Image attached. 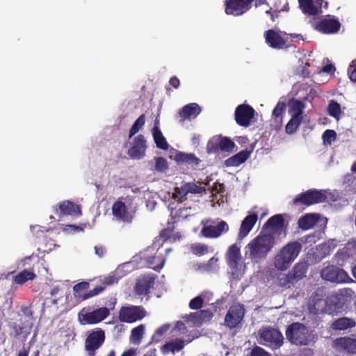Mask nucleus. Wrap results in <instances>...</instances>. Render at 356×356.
<instances>
[{"instance_id": "18", "label": "nucleus", "mask_w": 356, "mask_h": 356, "mask_svg": "<svg viewBox=\"0 0 356 356\" xmlns=\"http://www.w3.org/2000/svg\"><path fill=\"white\" fill-rule=\"evenodd\" d=\"M229 231L228 224L221 220L216 225H204L200 232L201 236L208 238H215Z\"/></svg>"}, {"instance_id": "37", "label": "nucleus", "mask_w": 356, "mask_h": 356, "mask_svg": "<svg viewBox=\"0 0 356 356\" xmlns=\"http://www.w3.org/2000/svg\"><path fill=\"white\" fill-rule=\"evenodd\" d=\"M298 2L304 13L313 16L318 14V10L313 4L312 0H298Z\"/></svg>"}, {"instance_id": "51", "label": "nucleus", "mask_w": 356, "mask_h": 356, "mask_svg": "<svg viewBox=\"0 0 356 356\" xmlns=\"http://www.w3.org/2000/svg\"><path fill=\"white\" fill-rule=\"evenodd\" d=\"M204 300L201 296H197L193 298L189 302V307L191 309L197 310L202 307Z\"/></svg>"}, {"instance_id": "40", "label": "nucleus", "mask_w": 356, "mask_h": 356, "mask_svg": "<svg viewBox=\"0 0 356 356\" xmlns=\"http://www.w3.org/2000/svg\"><path fill=\"white\" fill-rule=\"evenodd\" d=\"M145 123V114L140 115L138 118L135 121L132 127H131L129 132V138H132L136 134L140 129L143 128Z\"/></svg>"}, {"instance_id": "63", "label": "nucleus", "mask_w": 356, "mask_h": 356, "mask_svg": "<svg viewBox=\"0 0 356 356\" xmlns=\"http://www.w3.org/2000/svg\"><path fill=\"white\" fill-rule=\"evenodd\" d=\"M196 270L209 272L207 262L197 264L195 266Z\"/></svg>"}, {"instance_id": "61", "label": "nucleus", "mask_w": 356, "mask_h": 356, "mask_svg": "<svg viewBox=\"0 0 356 356\" xmlns=\"http://www.w3.org/2000/svg\"><path fill=\"white\" fill-rule=\"evenodd\" d=\"M223 189H224L223 184H220L218 182L214 183L212 186V191L216 192L217 193L222 192Z\"/></svg>"}, {"instance_id": "56", "label": "nucleus", "mask_w": 356, "mask_h": 356, "mask_svg": "<svg viewBox=\"0 0 356 356\" xmlns=\"http://www.w3.org/2000/svg\"><path fill=\"white\" fill-rule=\"evenodd\" d=\"M218 261V258L213 257L207 262L209 272H212L216 270Z\"/></svg>"}, {"instance_id": "39", "label": "nucleus", "mask_w": 356, "mask_h": 356, "mask_svg": "<svg viewBox=\"0 0 356 356\" xmlns=\"http://www.w3.org/2000/svg\"><path fill=\"white\" fill-rule=\"evenodd\" d=\"M176 161L180 163H185L188 164H198L199 159H197L193 154H186L179 152L176 155Z\"/></svg>"}, {"instance_id": "58", "label": "nucleus", "mask_w": 356, "mask_h": 356, "mask_svg": "<svg viewBox=\"0 0 356 356\" xmlns=\"http://www.w3.org/2000/svg\"><path fill=\"white\" fill-rule=\"evenodd\" d=\"M348 74H349L350 79L353 82H356V65L355 66L350 65L349 67Z\"/></svg>"}, {"instance_id": "9", "label": "nucleus", "mask_w": 356, "mask_h": 356, "mask_svg": "<svg viewBox=\"0 0 356 356\" xmlns=\"http://www.w3.org/2000/svg\"><path fill=\"white\" fill-rule=\"evenodd\" d=\"M145 315L146 312L142 306L122 307L119 312L120 321L129 323L141 320Z\"/></svg>"}, {"instance_id": "46", "label": "nucleus", "mask_w": 356, "mask_h": 356, "mask_svg": "<svg viewBox=\"0 0 356 356\" xmlns=\"http://www.w3.org/2000/svg\"><path fill=\"white\" fill-rule=\"evenodd\" d=\"M336 138L337 134L335 131L332 129L325 130L322 135V139L325 145H330Z\"/></svg>"}, {"instance_id": "41", "label": "nucleus", "mask_w": 356, "mask_h": 356, "mask_svg": "<svg viewBox=\"0 0 356 356\" xmlns=\"http://www.w3.org/2000/svg\"><path fill=\"white\" fill-rule=\"evenodd\" d=\"M327 111L330 116L339 119L341 113V105L334 100H330L327 106Z\"/></svg>"}, {"instance_id": "10", "label": "nucleus", "mask_w": 356, "mask_h": 356, "mask_svg": "<svg viewBox=\"0 0 356 356\" xmlns=\"http://www.w3.org/2000/svg\"><path fill=\"white\" fill-rule=\"evenodd\" d=\"M83 312V311H82ZM110 314L108 308L102 307L94 309L92 312H86L85 313H79V317L81 324L92 325L97 324L106 319Z\"/></svg>"}, {"instance_id": "52", "label": "nucleus", "mask_w": 356, "mask_h": 356, "mask_svg": "<svg viewBox=\"0 0 356 356\" xmlns=\"http://www.w3.org/2000/svg\"><path fill=\"white\" fill-rule=\"evenodd\" d=\"M187 187V190L188 193H201L203 191H204V188L197 186L195 183L189 182V183H185Z\"/></svg>"}, {"instance_id": "17", "label": "nucleus", "mask_w": 356, "mask_h": 356, "mask_svg": "<svg viewBox=\"0 0 356 356\" xmlns=\"http://www.w3.org/2000/svg\"><path fill=\"white\" fill-rule=\"evenodd\" d=\"M147 145L145 136L139 134L134 137L131 147L128 149L127 154L132 159H140L145 155Z\"/></svg>"}, {"instance_id": "47", "label": "nucleus", "mask_w": 356, "mask_h": 356, "mask_svg": "<svg viewBox=\"0 0 356 356\" xmlns=\"http://www.w3.org/2000/svg\"><path fill=\"white\" fill-rule=\"evenodd\" d=\"M168 169V163L164 157L155 158V170L160 172H164Z\"/></svg>"}, {"instance_id": "33", "label": "nucleus", "mask_w": 356, "mask_h": 356, "mask_svg": "<svg viewBox=\"0 0 356 356\" xmlns=\"http://www.w3.org/2000/svg\"><path fill=\"white\" fill-rule=\"evenodd\" d=\"M285 108V102H279L273 111L272 118L274 122L277 123L276 128H280L282 127L283 113Z\"/></svg>"}, {"instance_id": "12", "label": "nucleus", "mask_w": 356, "mask_h": 356, "mask_svg": "<svg viewBox=\"0 0 356 356\" xmlns=\"http://www.w3.org/2000/svg\"><path fill=\"white\" fill-rule=\"evenodd\" d=\"M254 0H225V12L227 15L240 16L248 12Z\"/></svg>"}, {"instance_id": "38", "label": "nucleus", "mask_w": 356, "mask_h": 356, "mask_svg": "<svg viewBox=\"0 0 356 356\" xmlns=\"http://www.w3.org/2000/svg\"><path fill=\"white\" fill-rule=\"evenodd\" d=\"M302 119L303 118H297V115H292L286 125V133L290 135L293 134L302 123Z\"/></svg>"}, {"instance_id": "35", "label": "nucleus", "mask_w": 356, "mask_h": 356, "mask_svg": "<svg viewBox=\"0 0 356 356\" xmlns=\"http://www.w3.org/2000/svg\"><path fill=\"white\" fill-rule=\"evenodd\" d=\"M35 277V274L29 270H24L16 275L13 281L16 284H23L29 280H33Z\"/></svg>"}, {"instance_id": "27", "label": "nucleus", "mask_w": 356, "mask_h": 356, "mask_svg": "<svg viewBox=\"0 0 356 356\" xmlns=\"http://www.w3.org/2000/svg\"><path fill=\"white\" fill-rule=\"evenodd\" d=\"M319 220L318 214L307 213L301 216L298 221V227L302 230H308L313 228Z\"/></svg>"}, {"instance_id": "3", "label": "nucleus", "mask_w": 356, "mask_h": 356, "mask_svg": "<svg viewBox=\"0 0 356 356\" xmlns=\"http://www.w3.org/2000/svg\"><path fill=\"white\" fill-rule=\"evenodd\" d=\"M307 261H300L286 273L279 277V284L282 287H290L306 277L309 268Z\"/></svg>"}, {"instance_id": "23", "label": "nucleus", "mask_w": 356, "mask_h": 356, "mask_svg": "<svg viewBox=\"0 0 356 356\" xmlns=\"http://www.w3.org/2000/svg\"><path fill=\"white\" fill-rule=\"evenodd\" d=\"M335 257L338 263L356 257V238L350 239L343 248L337 251Z\"/></svg>"}, {"instance_id": "28", "label": "nucleus", "mask_w": 356, "mask_h": 356, "mask_svg": "<svg viewBox=\"0 0 356 356\" xmlns=\"http://www.w3.org/2000/svg\"><path fill=\"white\" fill-rule=\"evenodd\" d=\"M251 154L250 150H242L234 156L225 160V163L227 167H236L246 161Z\"/></svg>"}, {"instance_id": "5", "label": "nucleus", "mask_w": 356, "mask_h": 356, "mask_svg": "<svg viewBox=\"0 0 356 356\" xmlns=\"http://www.w3.org/2000/svg\"><path fill=\"white\" fill-rule=\"evenodd\" d=\"M327 200L326 194L316 189H309L304 193L298 195L293 199L294 204L310 206L312 204L325 202Z\"/></svg>"}, {"instance_id": "26", "label": "nucleus", "mask_w": 356, "mask_h": 356, "mask_svg": "<svg viewBox=\"0 0 356 356\" xmlns=\"http://www.w3.org/2000/svg\"><path fill=\"white\" fill-rule=\"evenodd\" d=\"M356 322L354 319L348 317L338 318L332 321L330 328L336 331H343L354 327Z\"/></svg>"}, {"instance_id": "43", "label": "nucleus", "mask_w": 356, "mask_h": 356, "mask_svg": "<svg viewBox=\"0 0 356 356\" xmlns=\"http://www.w3.org/2000/svg\"><path fill=\"white\" fill-rule=\"evenodd\" d=\"M219 135L211 138L207 144V152L208 154H216L219 152Z\"/></svg>"}, {"instance_id": "34", "label": "nucleus", "mask_w": 356, "mask_h": 356, "mask_svg": "<svg viewBox=\"0 0 356 356\" xmlns=\"http://www.w3.org/2000/svg\"><path fill=\"white\" fill-rule=\"evenodd\" d=\"M284 223V220L281 214H277L270 217L264 225L262 230H265L268 227L273 229H281Z\"/></svg>"}, {"instance_id": "48", "label": "nucleus", "mask_w": 356, "mask_h": 356, "mask_svg": "<svg viewBox=\"0 0 356 356\" xmlns=\"http://www.w3.org/2000/svg\"><path fill=\"white\" fill-rule=\"evenodd\" d=\"M188 194L186 184H182L180 187H176L173 197L175 198L182 200Z\"/></svg>"}, {"instance_id": "24", "label": "nucleus", "mask_w": 356, "mask_h": 356, "mask_svg": "<svg viewBox=\"0 0 356 356\" xmlns=\"http://www.w3.org/2000/svg\"><path fill=\"white\" fill-rule=\"evenodd\" d=\"M257 214L254 213L247 216L243 219L238 234V238L239 239H243L248 236L257 222Z\"/></svg>"}, {"instance_id": "50", "label": "nucleus", "mask_w": 356, "mask_h": 356, "mask_svg": "<svg viewBox=\"0 0 356 356\" xmlns=\"http://www.w3.org/2000/svg\"><path fill=\"white\" fill-rule=\"evenodd\" d=\"M174 228V222H169L168 227L164 228L161 231L159 236L164 241L169 239L171 237Z\"/></svg>"}, {"instance_id": "21", "label": "nucleus", "mask_w": 356, "mask_h": 356, "mask_svg": "<svg viewBox=\"0 0 356 356\" xmlns=\"http://www.w3.org/2000/svg\"><path fill=\"white\" fill-rule=\"evenodd\" d=\"M333 347L339 351H344L349 354H356V337H341L333 341Z\"/></svg>"}, {"instance_id": "29", "label": "nucleus", "mask_w": 356, "mask_h": 356, "mask_svg": "<svg viewBox=\"0 0 356 356\" xmlns=\"http://www.w3.org/2000/svg\"><path fill=\"white\" fill-rule=\"evenodd\" d=\"M165 261V257L162 253L158 252V251L154 255L146 258V263L148 267L156 271H159L163 267Z\"/></svg>"}, {"instance_id": "13", "label": "nucleus", "mask_w": 356, "mask_h": 356, "mask_svg": "<svg viewBox=\"0 0 356 356\" xmlns=\"http://www.w3.org/2000/svg\"><path fill=\"white\" fill-rule=\"evenodd\" d=\"M260 339L264 340V345L273 349L279 348L283 343V336L277 329L267 327L259 331Z\"/></svg>"}, {"instance_id": "49", "label": "nucleus", "mask_w": 356, "mask_h": 356, "mask_svg": "<svg viewBox=\"0 0 356 356\" xmlns=\"http://www.w3.org/2000/svg\"><path fill=\"white\" fill-rule=\"evenodd\" d=\"M192 315L197 318L198 321H204L207 319L209 320L212 317V314L209 310H200L192 314Z\"/></svg>"}, {"instance_id": "55", "label": "nucleus", "mask_w": 356, "mask_h": 356, "mask_svg": "<svg viewBox=\"0 0 356 356\" xmlns=\"http://www.w3.org/2000/svg\"><path fill=\"white\" fill-rule=\"evenodd\" d=\"M251 356H270V355L262 348L257 346L252 349Z\"/></svg>"}, {"instance_id": "64", "label": "nucleus", "mask_w": 356, "mask_h": 356, "mask_svg": "<svg viewBox=\"0 0 356 356\" xmlns=\"http://www.w3.org/2000/svg\"><path fill=\"white\" fill-rule=\"evenodd\" d=\"M169 83L175 88H178L180 85L179 79L175 76L170 78Z\"/></svg>"}, {"instance_id": "6", "label": "nucleus", "mask_w": 356, "mask_h": 356, "mask_svg": "<svg viewBox=\"0 0 356 356\" xmlns=\"http://www.w3.org/2000/svg\"><path fill=\"white\" fill-rule=\"evenodd\" d=\"M286 336L289 341L296 345H305L307 343V330L301 323H293L286 330Z\"/></svg>"}, {"instance_id": "59", "label": "nucleus", "mask_w": 356, "mask_h": 356, "mask_svg": "<svg viewBox=\"0 0 356 356\" xmlns=\"http://www.w3.org/2000/svg\"><path fill=\"white\" fill-rule=\"evenodd\" d=\"M95 254L99 257H102L106 254V248L102 245H97L95 247Z\"/></svg>"}, {"instance_id": "20", "label": "nucleus", "mask_w": 356, "mask_h": 356, "mask_svg": "<svg viewBox=\"0 0 356 356\" xmlns=\"http://www.w3.org/2000/svg\"><path fill=\"white\" fill-rule=\"evenodd\" d=\"M241 259L240 248L236 244L232 245L226 254V260L233 273L239 270Z\"/></svg>"}, {"instance_id": "1", "label": "nucleus", "mask_w": 356, "mask_h": 356, "mask_svg": "<svg viewBox=\"0 0 356 356\" xmlns=\"http://www.w3.org/2000/svg\"><path fill=\"white\" fill-rule=\"evenodd\" d=\"M274 245V235L261 230L259 234L248 244L250 258H265Z\"/></svg>"}, {"instance_id": "8", "label": "nucleus", "mask_w": 356, "mask_h": 356, "mask_svg": "<svg viewBox=\"0 0 356 356\" xmlns=\"http://www.w3.org/2000/svg\"><path fill=\"white\" fill-rule=\"evenodd\" d=\"M266 44L273 49H281L289 47V35L285 32L268 29L264 33Z\"/></svg>"}, {"instance_id": "36", "label": "nucleus", "mask_w": 356, "mask_h": 356, "mask_svg": "<svg viewBox=\"0 0 356 356\" xmlns=\"http://www.w3.org/2000/svg\"><path fill=\"white\" fill-rule=\"evenodd\" d=\"M219 151L232 152L235 147L234 143L228 137L219 135Z\"/></svg>"}, {"instance_id": "16", "label": "nucleus", "mask_w": 356, "mask_h": 356, "mask_svg": "<svg viewBox=\"0 0 356 356\" xmlns=\"http://www.w3.org/2000/svg\"><path fill=\"white\" fill-rule=\"evenodd\" d=\"M245 309L242 305H235L230 307L225 318V325L229 328H235L244 317Z\"/></svg>"}, {"instance_id": "57", "label": "nucleus", "mask_w": 356, "mask_h": 356, "mask_svg": "<svg viewBox=\"0 0 356 356\" xmlns=\"http://www.w3.org/2000/svg\"><path fill=\"white\" fill-rule=\"evenodd\" d=\"M118 282V278L115 275H109L104 279V284L107 285H111Z\"/></svg>"}, {"instance_id": "22", "label": "nucleus", "mask_w": 356, "mask_h": 356, "mask_svg": "<svg viewBox=\"0 0 356 356\" xmlns=\"http://www.w3.org/2000/svg\"><path fill=\"white\" fill-rule=\"evenodd\" d=\"M155 282L154 275H145L137 280L134 290L137 295H147L153 287Z\"/></svg>"}, {"instance_id": "45", "label": "nucleus", "mask_w": 356, "mask_h": 356, "mask_svg": "<svg viewBox=\"0 0 356 356\" xmlns=\"http://www.w3.org/2000/svg\"><path fill=\"white\" fill-rule=\"evenodd\" d=\"M89 288V283L87 282H81L75 284L73 287L74 296L76 298H81L84 295L83 291L87 290Z\"/></svg>"}, {"instance_id": "15", "label": "nucleus", "mask_w": 356, "mask_h": 356, "mask_svg": "<svg viewBox=\"0 0 356 356\" xmlns=\"http://www.w3.org/2000/svg\"><path fill=\"white\" fill-rule=\"evenodd\" d=\"M200 106L196 103H190L184 106L177 113L176 118L180 124L186 121L195 119L201 113Z\"/></svg>"}, {"instance_id": "25", "label": "nucleus", "mask_w": 356, "mask_h": 356, "mask_svg": "<svg viewBox=\"0 0 356 356\" xmlns=\"http://www.w3.org/2000/svg\"><path fill=\"white\" fill-rule=\"evenodd\" d=\"M56 213L61 217L63 216L81 213L79 207L72 202L65 200L58 204L56 209Z\"/></svg>"}, {"instance_id": "14", "label": "nucleus", "mask_w": 356, "mask_h": 356, "mask_svg": "<svg viewBox=\"0 0 356 356\" xmlns=\"http://www.w3.org/2000/svg\"><path fill=\"white\" fill-rule=\"evenodd\" d=\"M254 115L255 111L251 106L240 104L235 110V120L238 125L248 127L250 125Z\"/></svg>"}, {"instance_id": "2", "label": "nucleus", "mask_w": 356, "mask_h": 356, "mask_svg": "<svg viewBox=\"0 0 356 356\" xmlns=\"http://www.w3.org/2000/svg\"><path fill=\"white\" fill-rule=\"evenodd\" d=\"M301 249L302 245L298 241H292L285 245L275 257V267L281 271L286 270L298 256Z\"/></svg>"}, {"instance_id": "53", "label": "nucleus", "mask_w": 356, "mask_h": 356, "mask_svg": "<svg viewBox=\"0 0 356 356\" xmlns=\"http://www.w3.org/2000/svg\"><path fill=\"white\" fill-rule=\"evenodd\" d=\"M104 288L102 286H97L93 289L89 291L88 293H84L82 296V300H86L91 297L98 295L103 291Z\"/></svg>"}, {"instance_id": "62", "label": "nucleus", "mask_w": 356, "mask_h": 356, "mask_svg": "<svg viewBox=\"0 0 356 356\" xmlns=\"http://www.w3.org/2000/svg\"><path fill=\"white\" fill-rule=\"evenodd\" d=\"M21 310L24 316H26L27 317H32L33 312L31 307L22 306L21 307Z\"/></svg>"}, {"instance_id": "4", "label": "nucleus", "mask_w": 356, "mask_h": 356, "mask_svg": "<svg viewBox=\"0 0 356 356\" xmlns=\"http://www.w3.org/2000/svg\"><path fill=\"white\" fill-rule=\"evenodd\" d=\"M321 277L332 283H347L352 281L348 273L335 265H328L320 272Z\"/></svg>"}, {"instance_id": "31", "label": "nucleus", "mask_w": 356, "mask_h": 356, "mask_svg": "<svg viewBox=\"0 0 356 356\" xmlns=\"http://www.w3.org/2000/svg\"><path fill=\"white\" fill-rule=\"evenodd\" d=\"M152 136L156 147L159 149L166 150L168 149V144L165 138L163 136L161 131L158 126H154L152 129Z\"/></svg>"}, {"instance_id": "7", "label": "nucleus", "mask_w": 356, "mask_h": 356, "mask_svg": "<svg viewBox=\"0 0 356 356\" xmlns=\"http://www.w3.org/2000/svg\"><path fill=\"white\" fill-rule=\"evenodd\" d=\"M105 332L101 328L93 330L86 337L85 350L89 356H95L96 350L104 343Z\"/></svg>"}, {"instance_id": "54", "label": "nucleus", "mask_w": 356, "mask_h": 356, "mask_svg": "<svg viewBox=\"0 0 356 356\" xmlns=\"http://www.w3.org/2000/svg\"><path fill=\"white\" fill-rule=\"evenodd\" d=\"M168 327L166 325H163L158 329L156 330L152 339L156 341L159 340V338L162 337L168 330Z\"/></svg>"}, {"instance_id": "60", "label": "nucleus", "mask_w": 356, "mask_h": 356, "mask_svg": "<svg viewBox=\"0 0 356 356\" xmlns=\"http://www.w3.org/2000/svg\"><path fill=\"white\" fill-rule=\"evenodd\" d=\"M302 241L303 243H316V234H310L305 236Z\"/></svg>"}, {"instance_id": "19", "label": "nucleus", "mask_w": 356, "mask_h": 356, "mask_svg": "<svg viewBox=\"0 0 356 356\" xmlns=\"http://www.w3.org/2000/svg\"><path fill=\"white\" fill-rule=\"evenodd\" d=\"M340 27L341 24L339 20L330 15H327L316 25V30L326 34L335 33L339 31Z\"/></svg>"}, {"instance_id": "42", "label": "nucleus", "mask_w": 356, "mask_h": 356, "mask_svg": "<svg viewBox=\"0 0 356 356\" xmlns=\"http://www.w3.org/2000/svg\"><path fill=\"white\" fill-rule=\"evenodd\" d=\"M144 330L145 327L143 325H140L134 327L131 330V341L135 344H139L142 340Z\"/></svg>"}, {"instance_id": "11", "label": "nucleus", "mask_w": 356, "mask_h": 356, "mask_svg": "<svg viewBox=\"0 0 356 356\" xmlns=\"http://www.w3.org/2000/svg\"><path fill=\"white\" fill-rule=\"evenodd\" d=\"M112 213L118 220L131 223L134 218L136 211L122 200H118L112 206Z\"/></svg>"}, {"instance_id": "30", "label": "nucleus", "mask_w": 356, "mask_h": 356, "mask_svg": "<svg viewBox=\"0 0 356 356\" xmlns=\"http://www.w3.org/2000/svg\"><path fill=\"white\" fill-rule=\"evenodd\" d=\"M185 343L182 339H175L169 342L165 343L161 347V351L163 354H167L169 352L175 353V352L182 350L184 347Z\"/></svg>"}, {"instance_id": "32", "label": "nucleus", "mask_w": 356, "mask_h": 356, "mask_svg": "<svg viewBox=\"0 0 356 356\" xmlns=\"http://www.w3.org/2000/svg\"><path fill=\"white\" fill-rule=\"evenodd\" d=\"M289 113L292 115H297V118H303V110L305 104L299 99H291L289 102Z\"/></svg>"}, {"instance_id": "44", "label": "nucleus", "mask_w": 356, "mask_h": 356, "mask_svg": "<svg viewBox=\"0 0 356 356\" xmlns=\"http://www.w3.org/2000/svg\"><path fill=\"white\" fill-rule=\"evenodd\" d=\"M191 250L193 254L202 256L209 252V248L206 244L197 243L191 245Z\"/></svg>"}]
</instances>
